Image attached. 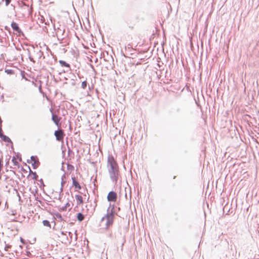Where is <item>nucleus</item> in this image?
Returning a JSON list of instances; mask_svg holds the SVG:
<instances>
[{"instance_id":"7","label":"nucleus","mask_w":259,"mask_h":259,"mask_svg":"<svg viewBox=\"0 0 259 259\" xmlns=\"http://www.w3.org/2000/svg\"><path fill=\"white\" fill-rule=\"evenodd\" d=\"M72 185L75 188V190L76 191L78 192L79 190L81 189V186L79 184V183L76 180L75 177L72 178Z\"/></svg>"},{"instance_id":"11","label":"nucleus","mask_w":259,"mask_h":259,"mask_svg":"<svg viewBox=\"0 0 259 259\" xmlns=\"http://www.w3.org/2000/svg\"><path fill=\"white\" fill-rule=\"evenodd\" d=\"M11 26L13 29L18 32H20L21 30L19 28L18 25L15 22H12L11 24Z\"/></svg>"},{"instance_id":"15","label":"nucleus","mask_w":259,"mask_h":259,"mask_svg":"<svg viewBox=\"0 0 259 259\" xmlns=\"http://www.w3.org/2000/svg\"><path fill=\"white\" fill-rule=\"evenodd\" d=\"M74 169V167L73 165L71 164H67V170L70 171V172L73 171Z\"/></svg>"},{"instance_id":"9","label":"nucleus","mask_w":259,"mask_h":259,"mask_svg":"<svg viewBox=\"0 0 259 259\" xmlns=\"http://www.w3.org/2000/svg\"><path fill=\"white\" fill-rule=\"evenodd\" d=\"M75 198L77 201V204L78 205H80L83 203V202H84L83 198L81 195H79V194L75 195Z\"/></svg>"},{"instance_id":"17","label":"nucleus","mask_w":259,"mask_h":259,"mask_svg":"<svg viewBox=\"0 0 259 259\" xmlns=\"http://www.w3.org/2000/svg\"><path fill=\"white\" fill-rule=\"evenodd\" d=\"M70 207V204L69 202H67L65 206L62 208V210H66L67 208H69Z\"/></svg>"},{"instance_id":"5","label":"nucleus","mask_w":259,"mask_h":259,"mask_svg":"<svg viewBox=\"0 0 259 259\" xmlns=\"http://www.w3.org/2000/svg\"><path fill=\"white\" fill-rule=\"evenodd\" d=\"M107 200L110 202H116L117 198V194L114 191H110L107 197Z\"/></svg>"},{"instance_id":"10","label":"nucleus","mask_w":259,"mask_h":259,"mask_svg":"<svg viewBox=\"0 0 259 259\" xmlns=\"http://www.w3.org/2000/svg\"><path fill=\"white\" fill-rule=\"evenodd\" d=\"M28 178H30L32 180H37L38 178V176L37 175L35 172H33L29 168V174L28 175Z\"/></svg>"},{"instance_id":"19","label":"nucleus","mask_w":259,"mask_h":259,"mask_svg":"<svg viewBox=\"0 0 259 259\" xmlns=\"http://www.w3.org/2000/svg\"><path fill=\"white\" fill-rule=\"evenodd\" d=\"M3 160L2 159H0V172L3 169Z\"/></svg>"},{"instance_id":"22","label":"nucleus","mask_w":259,"mask_h":259,"mask_svg":"<svg viewBox=\"0 0 259 259\" xmlns=\"http://www.w3.org/2000/svg\"><path fill=\"white\" fill-rule=\"evenodd\" d=\"M3 135V133H2V128L0 127V137H2Z\"/></svg>"},{"instance_id":"14","label":"nucleus","mask_w":259,"mask_h":259,"mask_svg":"<svg viewBox=\"0 0 259 259\" xmlns=\"http://www.w3.org/2000/svg\"><path fill=\"white\" fill-rule=\"evenodd\" d=\"M42 224L45 226L49 227L51 228V224L50 222L47 220H44L42 222Z\"/></svg>"},{"instance_id":"21","label":"nucleus","mask_w":259,"mask_h":259,"mask_svg":"<svg viewBox=\"0 0 259 259\" xmlns=\"http://www.w3.org/2000/svg\"><path fill=\"white\" fill-rule=\"evenodd\" d=\"M6 72L8 74H11L13 72V71L12 70H6Z\"/></svg>"},{"instance_id":"18","label":"nucleus","mask_w":259,"mask_h":259,"mask_svg":"<svg viewBox=\"0 0 259 259\" xmlns=\"http://www.w3.org/2000/svg\"><path fill=\"white\" fill-rule=\"evenodd\" d=\"M87 82L86 81H84L81 83V87L82 89H84L87 87Z\"/></svg>"},{"instance_id":"12","label":"nucleus","mask_w":259,"mask_h":259,"mask_svg":"<svg viewBox=\"0 0 259 259\" xmlns=\"http://www.w3.org/2000/svg\"><path fill=\"white\" fill-rule=\"evenodd\" d=\"M59 63L61 64V65L63 67H70V65L69 64L67 63L66 62L63 60H60Z\"/></svg>"},{"instance_id":"3","label":"nucleus","mask_w":259,"mask_h":259,"mask_svg":"<svg viewBox=\"0 0 259 259\" xmlns=\"http://www.w3.org/2000/svg\"><path fill=\"white\" fill-rule=\"evenodd\" d=\"M54 135L56 137L57 141H60V142L63 141L65 134L62 130L60 129L57 131H56L54 133Z\"/></svg>"},{"instance_id":"16","label":"nucleus","mask_w":259,"mask_h":259,"mask_svg":"<svg viewBox=\"0 0 259 259\" xmlns=\"http://www.w3.org/2000/svg\"><path fill=\"white\" fill-rule=\"evenodd\" d=\"M1 138H2V140L5 142H9L10 141V139L4 135Z\"/></svg>"},{"instance_id":"2","label":"nucleus","mask_w":259,"mask_h":259,"mask_svg":"<svg viewBox=\"0 0 259 259\" xmlns=\"http://www.w3.org/2000/svg\"><path fill=\"white\" fill-rule=\"evenodd\" d=\"M114 215L112 212L108 213L106 214L102 219V223H105L104 225L101 224L103 226V229L105 230H108L112 226L114 222Z\"/></svg>"},{"instance_id":"23","label":"nucleus","mask_w":259,"mask_h":259,"mask_svg":"<svg viewBox=\"0 0 259 259\" xmlns=\"http://www.w3.org/2000/svg\"><path fill=\"white\" fill-rule=\"evenodd\" d=\"M20 240H21V241L22 242L24 243V242H23V238H20Z\"/></svg>"},{"instance_id":"1","label":"nucleus","mask_w":259,"mask_h":259,"mask_svg":"<svg viewBox=\"0 0 259 259\" xmlns=\"http://www.w3.org/2000/svg\"><path fill=\"white\" fill-rule=\"evenodd\" d=\"M108 165L109 166V172L111 178L116 181L119 175V170L118 165L113 157L109 156L108 157Z\"/></svg>"},{"instance_id":"8","label":"nucleus","mask_w":259,"mask_h":259,"mask_svg":"<svg viewBox=\"0 0 259 259\" xmlns=\"http://www.w3.org/2000/svg\"><path fill=\"white\" fill-rule=\"evenodd\" d=\"M52 120L55 123V124L58 126L60 127L61 125V123H60V121L61 120V118L58 117L56 114H52Z\"/></svg>"},{"instance_id":"4","label":"nucleus","mask_w":259,"mask_h":259,"mask_svg":"<svg viewBox=\"0 0 259 259\" xmlns=\"http://www.w3.org/2000/svg\"><path fill=\"white\" fill-rule=\"evenodd\" d=\"M18 159H19V161L20 162L22 161V158L21 157H19V156H13L12 159V162L13 164V165L14 167H13V168H19L20 167V164L19 161H18Z\"/></svg>"},{"instance_id":"13","label":"nucleus","mask_w":259,"mask_h":259,"mask_svg":"<svg viewBox=\"0 0 259 259\" xmlns=\"http://www.w3.org/2000/svg\"><path fill=\"white\" fill-rule=\"evenodd\" d=\"M77 218L79 221H82L84 219V216L82 213H78L77 215Z\"/></svg>"},{"instance_id":"6","label":"nucleus","mask_w":259,"mask_h":259,"mask_svg":"<svg viewBox=\"0 0 259 259\" xmlns=\"http://www.w3.org/2000/svg\"><path fill=\"white\" fill-rule=\"evenodd\" d=\"M28 163H31L33 168H37L39 165V162L38 159L34 156H31L30 158V161H27Z\"/></svg>"},{"instance_id":"20","label":"nucleus","mask_w":259,"mask_h":259,"mask_svg":"<svg viewBox=\"0 0 259 259\" xmlns=\"http://www.w3.org/2000/svg\"><path fill=\"white\" fill-rule=\"evenodd\" d=\"M11 248V246L9 245H7L5 247V249L6 251H8L9 248Z\"/></svg>"}]
</instances>
